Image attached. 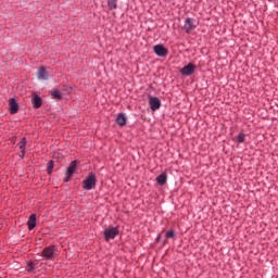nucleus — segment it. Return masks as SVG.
<instances>
[{
    "instance_id": "11",
    "label": "nucleus",
    "mask_w": 278,
    "mask_h": 278,
    "mask_svg": "<svg viewBox=\"0 0 278 278\" xmlns=\"http://www.w3.org/2000/svg\"><path fill=\"white\" fill-rule=\"evenodd\" d=\"M118 236V229L117 228H108L105 230V240H114Z\"/></svg>"
},
{
    "instance_id": "21",
    "label": "nucleus",
    "mask_w": 278,
    "mask_h": 278,
    "mask_svg": "<svg viewBox=\"0 0 278 278\" xmlns=\"http://www.w3.org/2000/svg\"><path fill=\"white\" fill-rule=\"evenodd\" d=\"M175 230H169L166 232V238H175Z\"/></svg>"
},
{
    "instance_id": "5",
    "label": "nucleus",
    "mask_w": 278,
    "mask_h": 278,
    "mask_svg": "<svg viewBox=\"0 0 278 278\" xmlns=\"http://www.w3.org/2000/svg\"><path fill=\"white\" fill-rule=\"evenodd\" d=\"M193 29H197V22L192 17H188L185 21V30L187 34H190V31H193Z\"/></svg>"
},
{
    "instance_id": "17",
    "label": "nucleus",
    "mask_w": 278,
    "mask_h": 278,
    "mask_svg": "<svg viewBox=\"0 0 278 278\" xmlns=\"http://www.w3.org/2000/svg\"><path fill=\"white\" fill-rule=\"evenodd\" d=\"M34 270H36V266L34 265V262L29 261L26 265V271L34 273Z\"/></svg>"
},
{
    "instance_id": "16",
    "label": "nucleus",
    "mask_w": 278,
    "mask_h": 278,
    "mask_svg": "<svg viewBox=\"0 0 278 278\" xmlns=\"http://www.w3.org/2000/svg\"><path fill=\"white\" fill-rule=\"evenodd\" d=\"M166 174H161L157 178L156 181L160 186H164V184H166Z\"/></svg>"
},
{
    "instance_id": "19",
    "label": "nucleus",
    "mask_w": 278,
    "mask_h": 278,
    "mask_svg": "<svg viewBox=\"0 0 278 278\" xmlns=\"http://www.w3.org/2000/svg\"><path fill=\"white\" fill-rule=\"evenodd\" d=\"M53 167H54L53 161H49L48 164H47V173H48V175H51V173H53Z\"/></svg>"
},
{
    "instance_id": "3",
    "label": "nucleus",
    "mask_w": 278,
    "mask_h": 278,
    "mask_svg": "<svg viewBox=\"0 0 278 278\" xmlns=\"http://www.w3.org/2000/svg\"><path fill=\"white\" fill-rule=\"evenodd\" d=\"M56 252H58L56 245L52 244V245L46 247L41 252V257L43 260H53Z\"/></svg>"
},
{
    "instance_id": "4",
    "label": "nucleus",
    "mask_w": 278,
    "mask_h": 278,
    "mask_svg": "<svg viewBox=\"0 0 278 278\" xmlns=\"http://www.w3.org/2000/svg\"><path fill=\"white\" fill-rule=\"evenodd\" d=\"M8 103H9V113L11 115L18 114V110H20L18 101H16V99L14 98H10Z\"/></svg>"
},
{
    "instance_id": "6",
    "label": "nucleus",
    "mask_w": 278,
    "mask_h": 278,
    "mask_svg": "<svg viewBox=\"0 0 278 278\" xmlns=\"http://www.w3.org/2000/svg\"><path fill=\"white\" fill-rule=\"evenodd\" d=\"M154 53L159 55V58H166L168 55V49H166L163 45L154 46Z\"/></svg>"
},
{
    "instance_id": "14",
    "label": "nucleus",
    "mask_w": 278,
    "mask_h": 278,
    "mask_svg": "<svg viewBox=\"0 0 278 278\" xmlns=\"http://www.w3.org/2000/svg\"><path fill=\"white\" fill-rule=\"evenodd\" d=\"M117 124H119L121 127H125L127 125V116H125V114H119L117 116Z\"/></svg>"
},
{
    "instance_id": "1",
    "label": "nucleus",
    "mask_w": 278,
    "mask_h": 278,
    "mask_svg": "<svg viewBox=\"0 0 278 278\" xmlns=\"http://www.w3.org/2000/svg\"><path fill=\"white\" fill-rule=\"evenodd\" d=\"M75 170H77V161H72L66 168L65 176L63 178L64 184H67V181H71V179H73Z\"/></svg>"
},
{
    "instance_id": "7",
    "label": "nucleus",
    "mask_w": 278,
    "mask_h": 278,
    "mask_svg": "<svg viewBox=\"0 0 278 278\" xmlns=\"http://www.w3.org/2000/svg\"><path fill=\"white\" fill-rule=\"evenodd\" d=\"M37 79H40V80L49 79V72H47V67H45V66L38 67Z\"/></svg>"
},
{
    "instance_id": "15",
    "label": "nucleus",
    "mask_w": 278,
    "mask_h": 278,
    "mask_svg": "<svg viewBox=\"0 0 278 278\" xmlns=\"http://www.w3.org/2000/svg\"><path fill=\"white\" fill-rule=\"evenodd\" d=\"M50 94L53 99L62 100V92L60 91V89H52L50 91Z\"/></svg>"
},
{
    "instance_id": "20",
    "label": "nucleus",
    "mask_w": 278,
    "mask_h": 278,
    "mask_svg": "<svg viewBox=\"0 0 278 278\" xmlns=\"http://www.w3.org/2000/svg\"><path fill=\"white\" fill-rule=\"evenodd\" d=\"M244 138H245L244 134H239V136L237 137V141L242 143V142H244Z\"/></svg>"
},
{
    "instance_id": "2",
    "label": "nucleus",
    "mask_w": 278,
    "mask_h": 278,
    "mask_svg": "<svg viewBox=\"0 0 278 278\" xmlns=\"http://www.w3.org/2000/svg\"><path fill=\"white\" fill-rule=\"evenodd\" d=\"M97 186V176L90 173L86 179L83 180V189L84 190H92Z\"/></svg>"
},
{
    "instance_id": "8",
    "label": "nucleus",
    "mask_w": 278,
    "mask_h": 278,
    "mask_svg": "<svg viewBox=\"0 0 278 278\" xmlns=\"http://www.w3.org/2000/svg\"><path fill=\"white\" fill-rule=\"evenodd\" d=\"M31 97L34 110H39V108H42V98H40V96H38L37 93H33Z\"/></svg>"
},
{
    "instance_id": "10",
    "label": "nucleus",
    "mask_w": 278,
    "mask_h": 278,
    "mask_svg": "<svg viewBox=\"0 0 278 278\" xmlns=\"http://www.w3.org/2000/svg\"><path fill=\"white\" fill-rule=\"evenodd\" d=\"M150 108L155 112L162 108V102L156 97H150Z\"/></svg>"
},
{
    "instance_id": "18",
    "label": "nucleus",
    "mask_w": 278,
    "mask_h": 278,
    "mask_svg": "<svg viewBox=\"0 0 278 278\" xmlns=\"http://www.w3.org/2000/svg\"><path fill=\"white\" fill-rule=\"evenodd\" d=\"M118 0H108V7L110 10H116Z\"/></svg>"
},
{
    "instance_id": "13",
    "label": "nucleus",
    "mask_w": 278,
    "mask_h": 278,
    "mask_svg": "<svg viewBox=\"0 0 278 278\" xmlns=\"http://www.w3.org/2000/svg\"><path fill=\"white\" fill-rule=\"evenodd\" d=\"M17 147L21 149L22 157H25V149L27 147V138H23L20 143H17Z\"/></svg>"
},
{
    "instance_id": "9",
    "label": "nucleus",
    "mask_w": 278,
    "mask_h": 278,
    "mask_svg": "<svg viewBox=\"0 0 278 278\" xmlns=\"http://www.w3.org/2000/svg\"><path fill=\"white\" fill-rule=\"evenodd\" d=\"M197 71V65L189 63L187 66L182 67L180 73L181 75H186L187 77L192 75Z\"/></svg>"
},
{
    "instance_id": "12",
    "label": "nucleus",
    "mask_w": 278,
    "mask_h": 278,
    "mask_svg": "<svg viewBox=\"0 0 278 278\" xmlns=\"http://www.w3.org/2000/svg\"><path fill=\"white\" fill-rule=\"evenodd\" d=\"M27 226L29 231L36 228V214H31L28 218Z\"/></svg>"
}]
</instances>
